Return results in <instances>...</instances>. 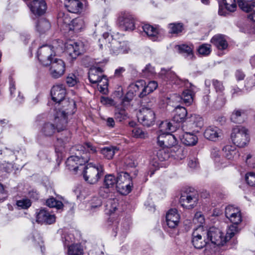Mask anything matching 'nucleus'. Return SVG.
I'll return each mask as SVG.
<instances>
[{
	"label": "nucleus",
	"mask_w": 255,
	"mask_h": 255,
	"mask_svg": "<svg viewBox=\"0 0 255 255\" xmlns=\"http://www.w3.org/2000/svg\"><path fill=\"white\" fill-rule=\"evenodd\" d=\"M77 153L68 158L66 165L68 169L77 171L79 166L87 163L91 156L97 152L96 147L90 142L85 143L83 145L75 146Z\"/></svg>",
	"instance_id": "1"
},
{
	"label": "nucleus",
	"mask_w": 255,
	"mask_h": 255,
	"mask_svg": "<svg viewBox=\"0 0 255 255\" xmlns=\"http://www.w3.org/2000/svg\"><path fill=\"white\" fill-rule=\"evenodd\" d=\"M225 216L233 224L227 231V235L232 238L239 231L238 225L242 222L241 210L233 205H229L225 209Z\"/></svg>",
	"instance_id": "2"
},
{
	"label": "nucleus",
	"mask_w": 255,
	"mask_h": 255,
	"mask_svg": "<svg viewBox=\"0 0 255 255\" xmlns=\"http://www.w3.org/2000/svg\"><path fill=\"white\" fill-rule=\"evenodd\" d=\"M89 80L93 84H97L98 89L104 91L107 89L108 82L107 77L103 74V71L100 67L90 68L89 71Z\"/></svg>",
	"instance_id": "3"
},
{
	"label": "nucleus",
	"mask_w": 255,
	"mask_h": 255,
	"mask_svg": "<svg viewBox=\"0 0 255 255\" xmlns=\"http://www.w3.org/2000/svg\"><path fill=\"white\" fill-rule=\"evenodd\" d=\"M231 136L233 143L239 147H244L250 140L248 130L244 127L234 128Z\"/></svg>",
	"instance_id": "4"
},
{
	"label": "nucleus",
	"mask_w": 255,
	"mask_h": 255,
	"mask_svg": "<svg viewBox=\"0 0 255 255\" xmlns=\"http://www.w3.org/2000/svg\"><path fill=\"white\" fill-rule=\"evenodd\" d=\"M206 236L208 242H211L213 244L217 246H223L231 238L230 235L226 233L224 236V233L219 229L212 227L210 228L208 231H206Z\"/></svg>",
	"instance_id": "5"
},
{
	"label": "nucleus",
	"mask_w": 255,
	"mask_h": 255,
	"mask_svg": "<svg viewBox=\"0 0 255 255\" xmlns=\"http://www.w3.org/2000/svg\"><path fill=\"white\" fill-rule=\"evenodd\" d=\"M103 174V167L101 165L93 166L89 163L84 171V178L90 184L97 183Z\"/></svg>",
	"instance_id": "6"
},
{
	"label": "nucleus",
	"mask_w": 255,
	"mask_h": 255,
	"mask_svg": "<svg viewBox=\"0 0 255 255\" xmlns=\"http://www.w3.org/2000/svg\"><path fill=\"white\" fill-rule=\"evenodd\" d=\"M54 49L53 46L47 45L41 46L39 48L37 57L43 65L47 66L51 64L52 57L55 55Z\"/></svg>",
	"instance_id": "7"
},
{
	"label": "nucleus",
	"mask_w": 255,
	"mask_h": 255,
	"mask_svg": "<svg viewBox=\"0 0 255 255\" xmlns=\"http://www.w3.org/2000/svg\"><path fill=\"white\" fill-rule=\"evenodd\" d=\"M137 118L143 126L149 127L154 125L155 114L151 108L143 106L139 110Z\"/></svg>",
	"instance_id": "8"
},
{
	"label": "nucleus",
	"mask_w": 255,
	"mask_h": 255,
	"mask_svg": "<svg viewBox=\"0 0 255 255\" xmlns=\"http://www.w3.org/2000/svg\"><path fill=\"white\" fill-rule=\"evenodd\" d=\"M206 231L202 227H198L192 233V243L196 249H201L209 244L207 239H206Z\"/></svg>",
	"instance_id": "9"
},
{
	"label": "nucleus",
	"mask_w": 255,
	"mask_h": 255,
	"mask_svg": "<svg viewBox=\"0 0 255 255\" xmlns=\"http://www.w3.org/2000/svg\"><path fill=\"white\" fill-rule=\"evenodd\" d=\"M198 195L197 191L193 190L186 191L182 194L180 202L181 205L188 209L193 208L198 203Z\"/></svg>",
	"instance_id": "10"
},
{
	"label": "nucleus",
	"mask_w": 255,
	"mask_h": 255,
	"mask_svg": "<svg viewBox=\"0 0 255 255\" xmlns=\"http://www.w3.org/2000/svg\"><path fill=\"white\" fill-rule=\"evenodd\" d=\"M175 136L169 133H160L157 137V143L161 147L168 149L171 147L177 148L174 146L176 144Z\"/></svg>",
	"instance_id": "11"
},
{
	"label": "nucleus",
	"mask_w": 255,
	"mask_h": 255,
	"mask_svg": "<svg viewBox=\"0 0 255 255\" xmlns=\"http://www.w3.org/2000/svg\"><path fill=\"white\" fill-rule=\"evenodd\" d=\"M119 26L124 30H132L134 29V19L129 13H121L118 18Z\"/></svg>",
	"instance_id": "12"
},
{
	"label": "nucleus",
	"mask_w": 255,
	"mask_h": 255,
	"mask_svg": "<svg viewBox=\"0 0 255 255\" xmlns=\"http://www.w3.org/2000/svg\"><path fill=\"white\" fill-rule=\"evenodd\" d=\"M66 47V53L72 60L76 59L85 51L84 44L81 41L72 42L68 44Z\"/></svg>",
	"instance_id": "13"
},
{
	"label": "nucleus",
	"mask_w": 255,
	"mask_h": 255,
	"mask_svg": "<svg viewBox=\"0 0 255 255\" xmlns=\"http://www.w3.org/2000/svg\"><path fill=\"white\" fill-rule=\"evenodd\" d=\"M56 217L45 209H40L36 212V221L38 223L52 224L55 223Z\"/></svg>",
	"instance_id": "14"
},
{
	"label": "nucleus",
	"mask_w": 255,
	"mask_h": 255,
	"mask_svg": "<svg viewBox=\"0 0 255 255\" xmlns=\"http://www.w3.org/2000/svg\"><path fill=\"white\" fill-rule=\"evenodd\" d=\"M50 74L52 77L58 78L62 76L65 70V65L61 59L55 58L54 61L51 60Z\"/></svg>",
	"instance_id": "15"
},
{
	"label": "nucleus",
	"mask_w": 255,
	"mask_h": 255,
	"mask_svg": "<svg viewBox=\"0 0 255 255\" xmlns=\"http://www.w3.org/2000/svg\"><path fill=\"white\" fill-rule=\"evenodd\" d=\"M108 45V48L111 52L116 55L126 53L128 51V48L126 42L120 41L112 37L111 41Z\"/></svg>",
	"instance_id": "16"
},
{
	"label": "nucleus",
	"mask_w": 255,
	"mask_h": 255,
	"mask_svg": "<svg viewBox=\"0 0 255 255\" xmlns=\"http://www.w3.org/2000/svg\"><path fill=\"white\" fill-rule=\"evenodd\" d=\"M237 7L236 0H222L219 3L218 13L226 16L229 12L234 11Z\"/></svg>",
	"instance_id": "17"
},
{
	"label": "nucleus",
	"mask_w": 255,
	"mask_h": 255,
	"mask_svg": "<svg viewBox=\"0 0 255 255\" xmlns=\"http://www.w3.org/2000/svg\"><path fill=\"white\" fill-rule=\"evenodd\" d=\"M66 89L62 84L54 85L51 90L52 99L56 103H60L64 100Z\"/></svg>",
	"instance_id": "18"
},
{
	"label": "nucleus",
	"mask_w": 255,
	"mask_h": 255,
	"mask_svg": "<svg viewBox=\"0 0 255 255\" xmlns=\"http://www.w3.org/2000/svg\"><path fill=\"white\" fill-rule=\"evenodd\" d=\"M31 12L38 15L43 14L47 9V5L43 0H34L28 5Z\"/></svg>",
	"instance_id": "19"
},
{
	"label": "nucleus",
	"mask_w": 255,
	"mask_h": 255,
	"mask_svg": "<svg viewBox=\"0 0 255 255\" xmlns=\"http://www.w3.org/2000/svg\"><path fill=\"white\" fill-rule=\"evenodd\" d=\"M180 216L176 209H171L166 213V222L170 228H175L179 222Z\"/></svg>",
	"instance_id": "20"
},
{
	"label": "nucleus",
	"mask_w": 255,
	"mask_h": 255,
	"mask_svg": "<svg viewBox=\"0 0 255 255\" xmlns=\"http://www.w3.org/2000/svg\"><path fill=\"white\" fill-rule=\"evenodd\" d=\"M55 127L57 131L66 129L68 124V116L62 112H57L54 120Z\"/></svg>",
	"instance_id": "21"
},
{
	"label": "nucleus",
	"mask_w": 255,
	"mask_h": 255,
	"mask_svg": "<svg viewBox=\"0 0 255 255\" xmlns=\"http://www.w3.org/2000/svg\"><path fill=\"white\" fill-rule=\"evenodd\" d=\"M142 28L143 32L149 39L153 41H157L159 39V31L157 27L149 24H144Z\"/></svg>",
	"instance_id": "22"
},
{
	"label": "nucleus",
	"mask_w": 255,
	"mask_h": 255,
	"mask_svg": "<svg viewBox=\"0 0 255 255\" xmlns=\"http://www.w3.org/2000/svg\"><path fill=\"white\" fill-rule=\"evenodd\" d=\"M62 108L58 112L63 113V115L69 116L73 115L76 111V104L73 100H64L62 101Z\"/></svg>",
	"instance_id": "23"
},
{
	"label": "nucleus",
	"mask_w": 255,
	"mask_h": 255,
	"mask_svg": "<svg viewBox=\"0 0 255 255\" xmlns=\"http://www.w3.org/2000/svg\"><path fill=\"white\" fill-rule=\"evenodd\" d=\"M190 85L189 89H185L183 91L181 97L186 106H190L193 103L195 96V86L191 84H190Z\"/></svg>",
	"instance_id": "24"
},
{
	"label": "nucleus",
	"mask_w": 255,
	"mask_h": 255,
	"mask_svg": "<svg viewBox=\"0 0 255 255\" xmlns=\"http://www.w3.org/2000/svg\"><path fill=\"white\" fill-rule=\"evenodd\" d=\"M145 84V82L142 80H138L135 83L130 84L128 86V95H131L132 96L138 95L139 96V93L143 91Z\"/></svg>",
	"instance_id": "25"
},
{
	"label": "nucleus",
	"mask_w": 255,
	"mask_h": 255,
	"mask_svg": "<svg viewBox=\"0 0 255 255\" xmlns=\"http://www.w3.org/2000/svg\"><path fill=\"white\" fill-rule=\"evenodd\" d=\"M64 4L68 10L71 13H79L83 7L82 3L79 0H65Z\"/></svg>",
	"instance_id": "26"
},
{
	"label": "nucleus",
	"mask_w": 255,
	"mask_h": 255,
	"mask_svg": "<svg viewBox=\"0 0 255 255\" xmlns=\"http://www.w3.org/2000/svg\"><path fill=\"white\" fill-rule=\"evenodd\" d=\"M179 138L182 143L187 146H194L198 141L197 136L191 132H185L179 136Z\"/></svg>",
	"instance_id": "27"
},
{
	"label": "nucleus",
	"mask_w": 255,
	"mask_h": 255,
	"mask_svg": "<svg viewBox=\"0 0 255 255\" xmlns=\"http://www.w3.org/2000/svg\"><path fill=\"white\" fill-rule=\"evenodd\" d=\"M221 130L216 127L209 126L204 131V137L210 140L216 141L220 136Z\"/></svg>",
	"instance_id": "28"
},
{
	"label": "nucleus",
	"mask_w": 255,
	"mask_h": 255,
	"mask_svg": "<svg viewBox=\"0 0 255 255\" xmlns=\"http://www.w3.org/2000/svg\"><path fill=\"white\" fill-rule=\"evenodd\" d=\"M187 123L188 125L191 126V128L194 129V130H198L195 128L200 129L204 125L203 120L202 118L199 115L193 114L191 115L190 117L187 118Z\"/></svg>",
	"instance_id": "29"
},
{
	"label": "nucleus",
	"mask_w": 255,
	"mask_h": 255,
	"mask_svg": "<svg viewBox=\"0 0 255 255\" xmlns=\"http://www.w3.org/2000/svg\"><path fill=\"white\" fill-rule=\"evenodd\" d=\"M175 114L173 117V121L177 123H183L186 119L187 111L183 107L177 106L174 110Z\"/></svg>",
	"instance_id": "30"
},
{
	"label": "nucleus",
	"mask_w": 255,
	"mask_h": 255,
	"mask_svg": "<svg viewBox=\"0 0 255 255\" xmlns=\"http://www.w3.org/2000/svg\"><path fill=\"white\" fill-rule=\"evenodd\" d=\"M211 43L220 50H224L228 46V42L223 35L218 34L213 37Z\"/></svg>",
	"instance_id": "31"
},
{
	"label": "nucleus",
	"mask_w": 255,
	"mask_h": 255,
	"mask_svg": "<svg viewBox=\"0 0 255 255\" xmlns=\"http://www.w3.org/2000/svg\"><path fill=\"white\" fill-rule=\"evenodd\" d=\"M223 151L225 153V157L230 160L237 158L239 156L238 151L235 147L231 145H226L223 148Z\"/></svg>",
	"instance_id": "32"
},
{
	"label": "nucleus",
	"mask_w": 255,
	"mask_h": 255,
	"mask_svg": "<svg viewBox=\"0 0 255 255\" xmlns=\"http://www.w3.org/2000/svg\"><path fill=\"white\" fill-rule=\"evenodd\" d=\"M246 112L244 110L236 109L231 116V120L235 123H241L244 121Z\"/></svg>",
	"instance_id": "33"
},
{
	"label": "nucleus",
	"mask_w": 255,
	"mask_h": 255,
	"mask_svg": "<svg viewBox=\"0 0 255 255\" xmlns=\"http://www.w3.org/2000/svg\"><path fill=\"white\" fill-rule=\"evenodd\" d=\"M158 87L157 83L155 81H151L148 82L147 85L145 84L143 91H141L139 94V97L142 98L147 95L148 94L153 92Z\"/></svg>",
	"instance_id": "34"
},
{
	"label": "nucleus",
	"mask_w": 255,
	"mask_h": 255,
	"mask_svg": "<svg viewBox=\"0 0 255 255\" xmlns=\"http://www.w3.org/2000/svg\"><path fill=\"white\" fill-rule=\"evenodd\" d=\"M57 130L55 125L50 123H45L42 127L41 132L45 136H51Z\"/></svg>",
	"instance_id": "35"
},
{
	"label": "nucleus",
	"mask_w": 255,
	"mask_h": 255,
	"mask_svg": "<svg viewBox=\"0 0 255 255\" xmlns=\"http://www.w3.org/2000/svg\"><path fill=\"white\" fill-rule=\"evenodd\" d=\"M117 179L116 177L113 174L106 175L104 178L103 185L114 190L117 187Z\"/></svg>",
	"instance_id": "36"
},
{
	"label": "nucleus",
	"mask_w": 255,
	"mask_h": 255,
	"mask_svg": "<svg viewBox=\"0 0 255 255\" xmlns=\"http://www.w3.org/2000/svg\"><path fill=\"white\" fill-rule=\"evenodd\" d=\"M180 53L186 54L190 59L194 57L193 52V46L192 45L181 44L176 46Z\"/></svg>",
	"instance_id": "37"
},
{
	"label": "nucleus",
	"mask_w": 255,
	"mask_h": 255,
	"mask_svg": "<svg viewBox=\"0 0 255 255\" xmlns=\"http://www.w3.org/2000/svg\"><path fill=\"white\" fill-rule=\"evenodd\" d=\"M169 32L172 34L178 35L184 30L182 23H171L168 24Z\"/></svg>",
	"instance_id": "38"
},
{
	"label": "nucleus",
	"mask_w": 255,
	"mask_h": 255,
	"mask_svg": "<svg viewBox=\"0 0 255 255\" xmlns=\"http://www.w3.org/2000/svg\"><path fill=\"white\" fill-rule=\"evenodd\" d=\"M50 23L46 19L42 18L38 20L36 25L37 30L41 33H45L50 28Z\"/></svg>",
	"instance_id": "39"
},
{
	"label": "nucleus",
	"mask_w": 255,
	"mask_h": 255,
	"mask_svg": "<svg viewBox=\"0 0 255 255\" xmlns=\"http://www.w3.org/2000/svg\"><path fill=\"white\" fill-rule=\"evenodd\" d=\"M84 26V21L81 18H75L72 20L71 25L69 26V30H73L78 32L83 28Z\"/></svg>",
	"instance_id": "40"
},
{
	"label": "nucleus",
	"mask_w": 255,
	"mask_h": 255,
	"mask_svg": "<svg viewBox=\"0 0 255 255\" xmlns=\"http://www.w3.org/2000/svg\"><path fill=\"white\" fill-rule=\"evenodd\" d=\"M57 22L59 25L65 26L69 29V26L71 25V23H72V20L68 14L60 13L58 17Z\"/></svg>",
	"instance_id": "41"
},
{
	"label": "nucleus",
	"mask_w": 255,
	"mask_h": 255,
	"mask_svg": "<svg viewBox=\"0 0 255 255\" xmlns=\"http://www.w3.org/2000/svg\"><path fill=\"white\" fill-rule=\"evenodd\" d=\"M112 36H110L108 33H104L103 36L99 40V46L101 49L108 48V45L111 41Z\"/></svg>",
	"instance_id": "42"
},
{
	"label": "nucleus",
	"mask_w": 255,
	"mask_h": 255,
	"mask_svg": "<svg viewBox=\"0 0 255 255\" xmlns=\"http://www.w3.org/2000/svg\"><path fill=\"white\" fill-rule=\"evenodd\" d=\"M117 148L114 146L106 147L101 149V153L104 156L108 159H111L113 158L114 155L115 154Z\"/></svg>",
	"instance_id": "43"
},
{
	"label": "nucleus",
	"mask_w": 255,
	"mask_h": 255,
	"mask_svg": "<svg viewBox=\"0 0 255 255\" xmlns=\"http://www.w3.org/2000/svg\"><path fill=\"white\" fill-rule=\"evenodd\" d=\"M116 178L117 179V185L127 183V182H131V181L129 175L124 172L119 173Z\"/></svg>",
	"instance_id": "44"
},
{
	"label": "nucleus",
	"mask_w": 255,
	"mask_h": 255,
	"mask_svg": "<svg viewBox=\"0 0 255 255\" xmlns=\"http://www.w3.org/2000/svg\"><path fill=\"white\" fill-rule=\"evenodd\" d=\"M131 182H127V183L117 185L116 189L122 195H127L131 191Z\"/></svg>",
	"instance_id": "45"
},
{
	"label": "nucleus",
	"mask_w": 255,
	"mask_h": 255,
	"mask_svg": "<svg viewBox=\"0 0 255 255\" xmlns=\"http://www.w3.org/2000/svg\"><path fill=\"white\" fill-rule=\"evenodd\" d=\"M68 255H83V249L80 245L75 244L69 246Z\"/></svg>",
	"instance_id": "46"
},
{
	"label": "nucleus",
	"mask_w": 255,
	"mask_h": 255,
	"mask_svg": "<svg viewBox=\"0 0 255 255\" xmlns=\"http://www.w3.org/2000/svg\"><path fill=\"white\" fill-rule=\"evenodd\" d=\"M115 118L119 121L122 122L128 118V115L125 109L117 108L115 110Z\"/></svg>",
	"instance_id": "47"
},
{
	"label": "nucleus",
	"mask_w": 255,
	"mask_h": 255,
	"mask_svg": "<svg viewBox=\"0 0 255 255\" xmlns=\"http://www.w3.org/2000/svg\"><path fill=\"white\" fill-rule=\"evenodd\" d=\"M31 200L28 198H22L17 200L16 202L18 209L26 210L31 206Z\"/></svg>",
	"instance_id": "48"
},
{
	"label": "nucleus",
	"mask_w": 255,
	"mask_h": 255,
	"mask_svg": "<svg viewBox=\"0 0 255 255\" xmlns=\"http://www.w3.org/2000/svg\"><path fill=\"white\" fill-rule=\"evenodd\" d=\"M46 205L50 208H56L57 209H61L63 207V204L61 201L57 200L53 197L50 198L46 200Z\"/></svg>",
	"instance_id": "49"
},
{
	"label": "nucleus",
	"mask_w": 255,
	"mask_h": 255,
	"mask_svg": "<svg viewBox=\"0 0 255 255\" xmlns=\"http://www.w3.org/2000/svg\"><path fill=\"white\" fill-rule=\"evenodd\" d=\"M62 240L64 246L69 248L74 242L75 238L73 234L65 232L62 235Z\"/></svg>",
	"instance_id": "50"
},
{
	"label": "nucleus",
	"mask_w": 255,
	"mask_h": 255,
	"mask_svg": "<svg viewBox=\"0 0 255 255\" xmlns=\"http://www.w3.org/2000/svg\"><path fill=\"white\" fill-rule=\"evenodd\" d=\"M159 128L161 131H165L164 133L172 132L175 130V127L172 125V123L168 121L162 122L159 126Z\"/></svg>",
	"instance_id": "51"
},
{
	"label": "nucleus",
	"mask_w": 255,
	"mask_h": 255,
	"mask_svg": "<svg viewBox=\"0 0 255 255\" xmlns=\"http://www.w3.org/2000/svg\"><path fill=\"white\" fill-rule=\"evenodd\" d=\"M118 206V203L116 199H110L107 202L106 210L110 214L114 213Z\"/></svg>",
	"instance_id": "52"
},
{
	"label": "nucleus",
	"mask_w": 255,
	"mask_h": 255,
	"mask_svg": "<svg viewBox=\"0 0 255 255\" xmlns=\"http://www.w3.org/2000/svg\"><path fill=\"white\" fill-rule=\"evenodd\" d=\"M211 157L215 161V163L219 165H223L224 162H223L224 159H221V157L219 154V150L217 148H213L211 151Z\"/></svg>",
	"instance_id": "53"
},
{
	"label": "nucleus",
	"mask_w": 255,
	"mask_h": 255,
	"mask_svg": "<svg viewBox=\"0 0 255 255\" xmlns=\"http://www.w3.org/2000/svg\"><path fill=\"white\" fill-rule=\"evenodd\" d=\"M156 156L160 161H162L167 160L169 157L170 155L167 149L162 147L161 149L157 151Z\"/></svg>",
	"instance_id": "54"
},
{
	"label": "nucleus",
	"mask_w": 255,
	"mask_h": 255,
	"mask_svg": "<svg viewBox=\"0 0 255 255\" xmlns=\"http://www.w3.org/2000/svg\"><path fill=\"white\" fill-rule=\"evenodd\" d=\"M79 82V78L74 74H69L66 78V83L69 87H73Z\"/></svg>",
	"instance_id": "55"
},
{
	"label": "nucleus",
	"mask_w": 255,
	"mask_h": 255,
	"mask_svg": "<svg viewBox=\"0 0 255 255\" xmlns=\"http://www.w3.org/2000/svg\"><path fill=\"white\" fill-rule=\"evenodd\" d=\"M9 91H10V94L11 96L12 97H15L18 94V98H19V100H22L23 99L22 96H20V93L19 92L16 91V88H15V82L13 81V79L11 78L9 80Z\"/></svg>",
	"instance_id": "56"
},
{
	"label": "nucleus",
	"mask_w": 255,
	"mask_h": 255,
	"mask_svg": "<svg viewBox=\"0 0 255 255\" xmlns=\"http://www.w3.org/2000/svg\"><path fill=\"white\" fill-rule=\"evenodd\" d=\"M198 52L200 55H208L211 52V45L207 44H202L199 47Z\"/></svg>",
	"instance_id": "57"
},
{
	"label": "nucleus",
	"mask_w": 255,
	"mask_h": 255,
	"mask_svg": "<svg viewBox=\"0 0 255 255\" xmlns=\"http://www.w3.org/2000/svg\"><path fill=\"white\" fill-rule=\"evenodd\" d=\"M204 217L200 212H197L193 218V222L195 224H198V227H203L202 225L204 223Z\"/></svg>",
	"instance_id": "58"
},
{
	"label": "nucleus",
	"mask_w": 255,
	"mask_h": 255,
	"mask_svg": "<svg viewBox=\"0 0 255 255\" xmlns=\"http://www.w3.org/2000/svg\"><path fill=\"white\" fill-rule=\"evenodd\" d=\"M213 85L216 92L219 94L223 95L225 89L223 83L217 80H213Z\"/></svg>",
	"instance_id": "59"
},
{
	"label": "nucleus",
	"mask_w": 255,
	"mask_h": 255,
	"mask_svg": "<svg viewBox=\"0 0 255 255\" xmlns=\"http://www.w3.org/2000/svg\"><path fill=\"white\" fill-rule=\"evenodd\" d=\"M113 190H113L110 188H108L107 187H106V186H104L103 185V186L100 187V188L99 189V195L101 197H102L103 198H107L109 196L110 194Z\"/></svg>",
	"instance_id": "60"
},
{
	"label": "nucleus",
	"mask_w": 255,
	"mask_h": 255,
	"mask_svg": "<svg viewBox=\"0 0 255 255\" xmlns=\"http://www.w3.org/2000/svg\"><path fill=\"white\" fill-rule=\"evenodd\" d=\"M246 180L251 186H255V173L249 172L246 175Z\"/></svg>",
	"instance_id": "61"
},
{
	"label": "nucleus",
	"mask_w": 255,
	"mask_h": 255,
	"mask_svg": "<svg viewBox=\"0 0 255 255\" xmlns=\"http://www.w3.org/2000/svg\"><path fill=\"white\" fill-rule=\"evenodd\" d=\"M248 6L250 8H249V10L245 11L247 12H251L248 15V18L255 22V1L252 2L251 4H249Z\"/></svg>",
	"instance_id": "62"
},
{
	"label": "nucleus",
	"mask_w": 255,
	"mask_h": 255,
	"mask_svg": "<svg viewBox=\"0 0 255 255\" xmlns=\"http://www.w3.org/2000/svg\"><path fill=\"white\" fill-rule=\"evenodd\" d=\"M154 73V68L149 64L147 65L144 69L142 70V73L145 77H148Z\"/></svg>",
	"instance_id": "63"
},
{
	"label": "nucleus",
	"mask_w": 255,
	"mask_h": 255,
	"mask_svg": "<svg viewBox=\"0 0 255 255\" xmlns=\"http://www.w3.org/2000/svg\"><path fill=\"white\" fill-rule=\"evenodd\" d=\"M125 164L128 167H133L137 165V162L132 156H129L126 159Z\"/></svg>",
	"instance_id": "64"
}]
</instances>
